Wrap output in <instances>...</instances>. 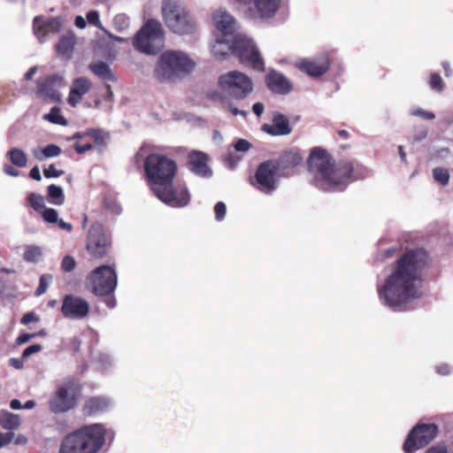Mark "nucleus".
I'll use <instances>...</instances> for the list:
<instances>
[{
    "label": "nucleus",
    "instance_id": "nucleus-1",
    "mask_svg": "<svg viewBox=\"0 0 453 453\" xmlns=\"http://www.w3.org/2000/svg\"><path fill=\"white\" fill-rule=\"evenodd\" d=\"M422 250H411L396 262L393 272L378 288V294L385 304L398 309L419 296V270L425 265Z\"/></svg>",
    "mask_w": 453,
    "mask_h": 453
},
{
    "label": "nucleus",
    "instance_id": "nucleus-2",
    "mask_svg": "<svg viewBox=\"0 0 453 453\" xmlns=\"http://www.w3.org/2000/svg\"><path fill=\"white\" fill-rule=\"evenodd\" d=\"M312 184L326 191L343 190L354 171L353 164L349 160L334 163L322 150H312L309 158Z\"/></svg>",
    "mask_w": 453,
    "mask_h": 453
},
{
    "label": "nucleus",
    "instance_id": "nucleus-3",
    "mask_svg": "<svg viewBox=\"0 0 453 453\" xmlns=\"http://www.w3.org/2000/svg\"><path fill=\"white\" fill-rule=\"evenodd\" d=\"M112 433L104 425L84 426L67 434L61 441L58 453H99Z\"/></svg>",
    "mask_w": 453,
    "mask_h": 453
},
{
    "label": "nucleus",
    "instance_id": "nucleus-4",
    "mask_svg": "<svg viewBox=\"0 0 453 453\" xmlns=\"http://www.w3.org/2000/svg\"><path fill=\"white\" fill-rule=\"evenodd\" d=\"M150 151L148 145H142L135 155L136 161L144 159L145 173L150 180V186L154 192L156 188L173 182L175 176L176 163L161 155L149 154Z\"/></svg>",
    "mask_w": 453,
    "mask_h": 453
},
{
    "label": "nucleus",
    "instance_id": "nucleus-5",
    "mask_svg": "<svg viewBox=\"0 0 453 453\" xmlns=\"http://www.w3.org/2000/svg\"><path fill=\"white\" fill-rule=\"evenodd\" d=\"M195 67V60L187 52L168 50L159 56L154 75L160 81H173L188 75Z\"/></svg>",
    "mask_w": 453,
    "mask_h": 453
},
{
    "label": "nucleus",
    "instance_id": "nucleus-6",
    "mask_svg": "<svg viewBox=\"0 0 453 453\" xmlns=\"http://www.w3.org/2000/svg\"><path fill=\"white\" fill-rule=\"evenodd\" d=\"M161 12L164 23L172 33L178 35L196 33V21L180 0H163Z\"/></svg>",
    "mask_w": 453,
    "mask_h": 453
},
{
    "label": "nucleus",
    "instance_id": "nucleus-7",
    "mask_svg": "<svg viewBox=\"0 0 453 453\" xmlns=\"http://www.w3.org/2000/svg\"><path fill=\"white\" fill-rule=\"evenodd\" d=\"M165 33L161 23L156 19H149L137 32L134 48L145 54L155 55L165 46Z\"/></svg>",
    "mask_w": 453,
    "mask_h": 453
},
{
    "label": "nucleus",
    "instance_id": "nucleus-8",
    "mask_svg": "<svg viewBox=\"0 0 453 453\" xmlns=\"http://www.w3.org/2000/svg\"><path fill=\"white\" fill-rule=\"evenodd\" d=\"M79 398V388L73 380H65L58 384L49 399L51 412L65 413L75 407Z\"/></svg>",
    "mask_w": 453,
    "mask_h": 453
},
{
    "label": "nucleus",
    "instance_id": "nucleus-9",
    "mask_svg": "<svg viewBox=\"0 0 453 453\" xmlns=\"http://www.w3.org/2000/svg\"><path fill=\"white\" fill-rule=\"evenodd\" d=\"M218 84L224 93L235 99H243L253 90L251 79L238 71H230L220 75Z\"/></svg>",
    "mask_w": 453,
    "mask_h": 453
},
{
    "label": "nucleus",
    "instance_id": "nucleus-10",
    "mask_svg": "<svg viewBox=\"0 0 453 453\" xmlns=\"http://www.w3.org/2000/svg\"><path fill=\"white\" fill-rule=\"evenodd\" d=\"M86 286L96 296L109 295L117 287V273L110 265H100L88 275Z\"/></svg>",
    "mask_w": 453,
    "mask_h": 453
},
{
    "label": "nucleus",
    "instance_id": "nucleus-11",
    "mask_svg": "<svg viewBox=\"0 0 453 453\" xmlns=\"http://www.w3.org/2000/svg\"><path fill=\"white\" fill-rule=\"evenodd\" d=\"M233 53L240 58L243 65L250 66L254 70L264 71V60L253 41L246 35H237L235 36L233 42Z\"/></svg>",
    "mask_w": 453,
    "mask_h": 453
},
{
    "label": "nucleus",
    "instance_id": "nucleus-12",
    "mask_svg": "<svg viewBox=\"0 0 453 453\" xmlns=\"http://www.w3.org/2000/svg\"><path fill=\"white\" fill-rule=\"evenodd\" d=\"M243 8V14L249 19H265L275 16L283 0H234Z\"/></svg>",
    "mask_w": 453,
    "mask_h": 453
},
{
    "label": "nucleus",
    "instance_id": "nucleus-13",
    "mask_svg": "<svg viewBox=\"0 0 453 453\" xmlns=\"http://www.w3.org/2000/svg\"><path fill=\"white\" fill-rule=\"evenodd\" d=\"M278 168V164L274 161L260 164L250 180V184L264 194L273 193L279 184Z\"/></svg>",
    "mask_w": 453,
    "mask_h": 453
},
{
    "label": "nucleus",
    "instance_id": "nucleus-14",
    "mask_svg": "<svg viewBox=\"0 0 453 453\" xmlns=\"http://www.w3.org/2000/svg\"><path fill=\"white\" fill-rule=\"evenodd\" d=\"M153 193L160 201L174 208L185 207L190 202V194L188 188L180 183L173 186L171 182L160 188H157Z\"/></svg>",
    "mask_w": 453,
    "mask_h": 453
},
{
    "label": "nucleus",
    "instance_id": "nucleus-15",
    "mask_svg": "<svg viewBox=\"0 0 453 453\" xmlns=\"http://www.w3.org/2000/svg\"><path fill=\"white\" fill-rule=\"evenodd\" d=\"M438 433V427L434 424L418 425L410 433L403 444L406 453H413L433 441Z\"/></svg>",
    "mask_w": 453,
    "mask_h": 453
},
{
    "label": "nucleus",
    "instance_id": "nucleus-16",
    "mask_svg": "<svg viewBox=\"0 0 453 453\" xmlns=\"http://www.w3.org/2000/svg\"><path fill=\"white\" fill-rule=\"evenodd\" d=\"M28 202L34 210L42 216L46 223L50 225H56L59 229L68 233L72 232V224L65 222L62 219H59L57 210L53 208H47L45 206L44 198L42 196L31 193L28 196Z\"/></svg>",
    "mask_w": 453,
    "mask_h": 453
},
{
    "label": "nucleus",
    "instance_id": "nucleus-17",
    "mask_svg": "<svg viewBox=\"0 0 453 453\" xmlns=\"http://www.w3.org/2000/svg\"><path fill=\"white\" fill-rule=\"evenodd\" d=\"M87 250L94 257H104L109 249V239L99 224L91 226L87 238Z\"/></svg>",
    "mask_w": 453,
    "mask_h": 453
},
{
    "label": "nucleus",
    "instance_id": "nucleus-18",
    "mask_svg": "<svg viewBox=\"0 0 453 453\" xmlns=\"http://www.w3.org/2000/svg\"><path fill=\"white\" fill-rule=\"evenodd\" d=\"M327 55L321 54L316 58H303L295 62V66L311 77H319L329 69Z\"/></svg>",
    "mask_w": 453,
    "mask_h": 453
},
{
    "label": "nucleus",
    "instance_id": "nucleus-19",
    "mask_svg": "<svg viewBox=\"0 0 453 453\" xmlns=\"http://www.w3.org/2000/svg\"><path fill=\"white\" fill-rule=\"evenodd\" d=\"M65 85L66 82L62 75L53 74L38 83L37 93L45 100L59 102L61 100L59 89Z\"/></svg>",
    "mask_w": 453,
    "mask_h": 453
},
{
    "label": "nucleus",
    "instance_id": "nucleus-20",
    "mask_svg": "<svg viewBox=\"0 0 453 453\" xmlns=\"http://www.w3.org/2000/svg\"><path fill=\"white\" fill-rule=\"evenodd\" d=\"M61 311L67 319H81L88 315L89 304L81 297L67 295L63 299Z\"/></svg>",
    "mask_w": 453,
    "mask_h": 453
},
{
    "label": "nucleus",
    "instance_id": "nucleus-21",
    "mask_svg": "<svg viewBox=\"0 0 453 453\" xmlns=\"http://www.w3.org/2000/svg\"><path fill=\"white\" fill-rule=\"evenodd\" d=\"M64 25V20L59 17L45 19L36 17L34 19V32L39 41L43 42L50 35L58 33Z\"/></svg>",
    "mask_w": 453,
    "mask_h": 453
},
{
    "label": "nucleus",
    "instance_id": "nucleus-22",
    "mask_svg": "<svg viewBox=\"0 0 453 453\" xmlns=\"http://www.w3.org/2000/svg\"><path fill=\"white\" fill-rule=\"evenodd\" d=\"M212 23L218 32L222 35H231L238 28L237 20L226 11L219 9L212 14Z\"/></svg>",
    "mask_w": 453,
    "mask_h": 453
},
{
    "label": "nucleus",
    "instance_id": "nucleus-23",
    "mask_svg": "<svg viewBox=\"0 0 453 453\" xmlns=\"http://www.w3.org/2000/svg\"><path fill=\"white\" fill-rule=\"evenodd\" d=\"M207 161L208 157L203 152L194 150L188 155L189 169L199 176L209 177L211 175Z\"/></svg>",
    "mask_w": 453,
    "mask_h": 453
},
{
    "label": "nucleus",
    "instance_id": "nucleus-24",
    "mask_svg": "<svg viewBox=\"0 0 453 453\" xmlns=\"http://www.w3.org/2000/svg\"><path fill=\"white\" fill-rule=\"evenodd\" d=\"M263 131L272 135H286L291 133L288 119L282 114H275L271 125L265 124Z\"/></svg>",
    "mask_w": 453,
    "mask_h": 453
},
{
    "label": "nucleus",
    "instance_id": "nucleus-25",
    "mask_svg": "<svg viewBox=\"0 0 453 453\" xmlns=\"http://www.w3.org/2000/svg\"><path fill=\"white\" fill-rule=\"evenodd\" d=\"M112 403L111 399L108 396H93L86 401L84 412L88 415H96L109 410Z\"/></svg>",
    "mask_w": 453,
    "mask_h": 453
},
{
    "label": "nucleus",
    "instance_id": "nucleus-26",
    "mask_svg": "<svg viewBox=\"0 0 453 453\" xmlns=\"http://www.w3.org/2000/svg\"><path fill=\"white\" fill-rule=\"evenodd\" d=\"M266 84L272 91L282 95L288 93L292 88L284 75L273 71L267 74Z\"/></svg>",
    "mask_w": 453,
    "mask_h": 453
},
{
    "label": "nucleus",
    "instance_id": "nucleus-27",
    "mask_svg": "<svg viewBox=\"0 0 453 453\" xmlns=\"http://www.w3.org/2000/svg\"><path fill=\"white\" fill-rule=\"evenodd\" d=\"M90 81L86 78H78L73 82L68 96V102L72 106L77 105L81 97L89 90Z\"/></svg>",
    "mask_w": 453,
    "mask_h": 453
},
{
    "label": "nucleus",
    "instance_id": "nucleus-28",
    "mask_svg": "<svg viewBox=\"0 0 453 453\" xmlns=\"http://www.w3.org/2000/svg\"><path fill=\"white\" fill-rule=\"evenodd\" d=\"M74 43L75 38L73 35L69 34L62 36L57 45L58 55L65 58H70L74 49Z\"/></svg>",
    "mask_w": 453,
    "mask_h": 453
},
{
    "label": "nucleus",
    "instance_id": "nucleus-29",
    "mask_svg": "<svg viewBox=\"0 0 453 453\" xmlns=\"http://www.w3.org/2000/svg\"><path fill=\"white\" fill-rule=\"evenodd\" d=\"M90 70L95 75L104 81H115L116 77L112 73L109 65L104 62L93 63L89 65Z\"/></svg>",
    "mask_w": 453,
    "mask_h": 453
},
{
    "label": "nucleus",
    "instance_id": "nucleus-30",
    "mask_svg": "<svg viewBox=\"0 0 453 453\" xmlns=\"http://www.w3.org/2000/svg\"><path fill=\"white\" fill-rule=\"evenodd\" d=\"M211 51L217 58H224L230 51L233 52V43L230 44L226 39L217 38L211 46Z\"/></svg>",
    "mask_w": 453,
    "mask_h": 453
},
{
    "label": "nucleus",
    "instance_id": "nucleus-31",
    "mask_svg": "<svg viewBox=\"0 0 453 453\" xmlns=\"http://www.w3.org/2000/svg\"><path fill=\"white\" fill-rule=\"evenodd\" d=\"M61 148L55 144H49L42 150L34 149L32 151L33 156L39 161L58 157L61 154Z\"/></svg>",
    "mask_w": 453,
    "mask_h": 453
},
{
    "label": "nucleus",
    "instance_id": "nucleus-32",
    "mask_svg": "<svg viewBox=\"0 0 453 453\" xmlns=\"http://www.w3.org/2000/svg\"><path fill=\"white\" fill-rule=\"evenodd\" d=\"M6 157L16 166L23 168L27 165V154L19 148H13L8 150Z\"/></svg>",
    "mask_w": 453,
    "mask_h": 453
},
{
    "label": "nucleus",
    "instance_id": "nucleus-33",
    "mask_svg": "<svg viewBox=\"0 0 453 453\" xmlns=\"http://www.w3.org/2000/svg\"><path fill=\"white\" fill-rule=\"evenodd\" d=\"M19 416L9 411L0 413V426L8 430H13L19 426Z\"/></svg>",
    "mask_w": 453,
    "mask_h": 453
},
{
    "label": "nucleus",
    "instance_id": "nucleus-34",
    "mask_svg": "<svg viewBox=\"0 0 453 453\" xmlns=\"http://www.w3.org/2000/svg\"><path fill=\"white\" fill-rule=\"evenodd\" d=\"M43 255V249L37 245H27L25 248L23 258L27 262L37 263Z\"/></svg>",
    "mask_w": 453,
    "mask_h": 453
},
{
    "label": "nucleus",
    "instance_id": "nucleus-35",
    "mask_svg": "<svg viewBox=\"0 0 453 453\" xmlns=\"http://www.w3.org/2000/svg\"><path fill=\"white\" fill-rule=\"evenodd\" d=\"M48 196L51 203L62 205L65 202V196L61 187L51 184L48 187Z\"/></svg>",
    "mask_w": 453,
    "mask_h": 453
},
{
    "label": "nucleus",
    "instance_id": "nucleus-36",
    "mask_svg": "<svg viewBox=\"0 0 453 453\" xmlns=\"http://www.w3.org/2000/svg\"><path fill=\"white\" fill-rule=\"evenodd\" d=\"M302 160L303 157L298 151H290L286 153L282 157L281 163L286 167H294L296 165H298L302 162Z\"/></svg>",
    "mask_w": 453,
    "mask_h": 453
},
{
    "label": "nucleus",
    "instance_id": "nucleus-37",
    "mask_svg": "<svg viewBox=\"0 0 453 453\" xmlns=\"http://www.w3.org/2000/svg\"><path fill=\"white\" fill-rule=\"evenodd\" d=\"M112 24L117 31L124 32L128 28L130 19L126 14L119 13L113 18Z\"/></svg>",
    "mask_w": 453,
    "mask_h": 453
},
{
    "label": "nucleus",
    "instance_id": "nucleus-38",
    "mask_svg": "<svg viewBox=\"0 0 453 453\" xmlns=\"http://www.w3.org/2000/svg\"><path fill=\"white\" fill-rule=\"evenodd\" d=\"M44 119L53 124L66 126L67 121L57 107H53L50 113L44 115Z\"/></svg>",
    "mask_w": 453,
    "mask_h": 453
},
{
    "label": "nucleus",
    "instance_id": "nucleus-39",
    "mask_svg": "<svg viewBox=\"0 0 453 453\" xmlns=\"http://www.w3.org/2000/svg\"><path fill=\"white\" fill-rule=\"evenodd\" d=\"M434 179L441 184L442 186H446L449 180V173L446 168L437 167L433 171Z\"/></svg>",
    "mask_w": 453,
    "mask_h": 453
},
{
    "label": "nucleus",
    "instance_id": "nucleus-40",
    "mask_svg": "<svg viewBox=\"0 0 453 453\" xmlns=\"http://www.w3.org/2000/svg\"><path fill=\"white\" fill-rule=\"evenodd\" d=\"M52 280V276L49 273L42 274L40 278V283L39 287L37 288L35 291L36 296H42L46 292L48 289V287L50 286V282Z\"/></svg>",
    "mask_w": 453,
    "mask_h": 453
},
{
    "label": "nucleus",
    "instance_id": "nucleus-41",
    "mask_svg": "<svg viewBox=\"0 0 453 453\" xmlns=\"http://www.w3.org/2000/svg\"><path fill=\"white\" fill-rule=\"evenodd\" d=\"M87 20L90 25H93L102 30L103 32H106V28L102 25L99 13L96 11H91L87 13Z\"/></svg>",
    "mask_w": 453,
    "mask_h": 453
},
{
    "label": "nucleus",
    "instance_id": "nucleus-42",
    "mask_svg": "<svg viewBox=\"0 0 453 453\" xmlns=\"http://www.w3.org/2000/svg\"><path fill=\"white\" fill-rule=\"evenodd\" d=\"M430 86L434 90L441 92L444 88V83L441 76L437 73H433L430 78Z\"/></svg>",
    "mask_w": 453,
    "mask_h": 453
},
{
    "label": "nucleus",
    "instance_id": "nucleus-43",
    "mask_svg": "<svg viewBox=\"0 0 453 453\" xmlns=\"http://www.w3.org/2000/svg\"><path fill=\"white\" fill-rule=\"evenodd\" d=\"M86 134L93 138L97 144H103L107 136L106 134L96 129L88 130Z\"/></svg>",
    "mask_w": 453,
    "mask_h": 453
},
{
    "label": "nucleus",
    "instance_id": "nucleus-44",
    "mask_svg": "<svg viewBox=\"0 0 453 453\" xmlns=\"http://www.w3.org/2000/svg\"><path fill=\"white\" fill-rule=\"evenodd\" d=\"M410 113L412 116L421 117L426 119H434L435 118L434 113L426 111L421 108H412L411 109Z\"/></svg>",
    "mask_w": 453,
    "mask_h": 453
},
{
    "label": "nucleus",
    "instance_id": "nucleus-45",
    "mask_svg": "<svg viewBox=\"0 0 453 453\" xmlns=\"http://www.w3.org/2000/svg\"><path fill=\"white\" fill-rule=\"evenodd\" d=\"M237 152L231 151L226 155V162L227 164V166L231 169L234 168L237 164L242 160V156H239L236 154Z\"/></svg>",
    "mask_w": 453,
    "mask_h": 453
},
{
    "label": "nucleus",
    "instance_id": "nucleus-46",
    "mask_svg": "<svg viewBox=\"0 0 453 453\" xmlns=\"http://www.w3.org/2000/svg\"><path fill=\"white\" fill-rule=\"evenodd\" d=\"M64 174V171L58 170L55 167L54 165H50L47 168L43 170V175L46 178H58Z\"/></svg>",
    "mask_w": 453,
    "mask_h": 453
},
{
    "label": "nucleus",
    "instance_id": "nucleus-47",
    "mask_svg": "<svg viewBox=\"0 0 453 453\" xmlns=\"http://www.w3.org/2000/svg\"><path fill=\"white\" fill-rule=\"evenodd\" d=\"M75 260L71 256H65L61 263V267L65 272H72L75 267Z\"/></svg>",
    "mask_w": 453,
    "mask_h": 453
},
{
    "label": "nucleus",
    "instance_id": "nucleus-48",
    "mask_svg": "<svg viewBox=\"0 0 453 453\" xmlns=\"http://www.w3.org/2000/svg\"><path fill=\"white\" fill-rule=\"evenodd\" d=\"M226 211V204L223 202H219L214 206V212L216 219L220 221L225 218Z\"/></svg>",
    "mask_w": 453,
    "mask_h": 453
},
{
    "label": "nucleus",
    "instance_id": "nucleus-49",
    "mask_svg": "<svg viewBox=\"0 0 453 453\" xmlns=\"http://www.w3.org/2000/svg\"><path fill=\"white\" fill-rule=\"evenodd\" d=\"M235 152H246L250 148V143L244 139L238 140L234 145Z\"/></svg>",
    "mask_w": 453,
    "mask_h": 453
},
{
    "label": "nucleus",
    "instance_id": "nucleus-50",
    "mask_svg": "<svg viewBox=\"0 0 453 453\" xmlns=\"http://www.w3.org/2000/svg\"><path fill=\"white\" fill-rule=\"evenodd\" d=\"M98 363L100 364V368L103 370H106L112 365L111 357L107 354H101L98 357Z\"/></svg>",
    "mask_w": 453,
    "mask_h": 453
},
{
    "label": "nucleus",
    "instance_id": "nucleus-51",
    "mask_svg": "<svg viewBox=\"0 0 453 453\" xmlns=\"http://www.w3.org/2000/svg\"><path fill=\"white\" fill-rule=\"evenodd\" d=\"M42 349V346L40 344H33L26 348L22 353V358L26 359L30 357L32 354L37 353Z\"/></svg>",
    "mask_w": 453,
    "mask_h": 453
},
{
    "label": "nucleus",
    "instance_id": "nucleus-52",
    "mask_svg": "<svg viewBox=\"0 0 453 453\" xmlns=\"http://www.w3.org/2000/svg\"><path fill=\"white\" fill-rule=\"evenodd\" d=\"M74 149L77 151V153L83 154L92 149V144L89 142H87L85 144H81L77 142L74 145Z\"/></svg>",
    "mask_w": 453,
    "mask_h": 453
},
{
    "label": "nucleus",
    "instance_id": "nucleus-53",
    "mask_svg": "<svg viewBox=\"0 0 453 453\" xmlns=\"http://www.w3.org/2000/svg\"><path fill=\"white\" fill-rule=\"evenodd\" d=\"M426 453H448V449L446 446L441 444H437L435 446H433L429 448Z\"/></svg>",
    "mask_w": 453,
    "mask_h": 453
},
{
    "label": "nucleus",
    "instance_id": "nucleus-54",
    "mask_svg": "<svg viewBox=\"0 0 453 453\" xmlns=\"http://www.w3.org/2000/svg\"><path fill=\"white\" fill-rule=\"evenodd\" d=\"M436 372L441 375H448L451 372V367L448 364H441L436 366Z\"/></svg>",
    "mask_w": 453,
    "mask_h": 453
},
{
    "label": "nucleus",
    "instance_id": "nucleus-55",
    "mask_svg": "<svg viewBox=\"0 0 453 453\" xmlns=\"http://www.w3.org/2000/svg\"><path fill=\"white\" fill-rule=\"evenodd\" d=\"M29 176H30L33 180H37V181H40V180H42V176H41V173H40L39 166H37V165L34 166V167L30 170Z\"/></svg>",
    "mask_w": 453,
    "mask_h": 453
},
{
    "label": "nucleus",
    "instance_id": "nucleus-56",
    "mask_svg": "<svg viewBox=\"0 0 453 453\" xmlns=\"http://www.w3.org/2000/svg\"><path fill=\"white\" fill-rule=\"evenodd\" d=\"M33 336L34 334H22L17 338L16 343L19 345L24 344L27 342Z\"/></svg>",
    "mask_w": 453,
    "mask_h": 453
},
{
    "label": "nucleus",
    "instance_id": "nucleus-57",
    "mask_svg": "<svg viewBox=\"0 0 453 453\" xmlns=\"http://www.w3.org/2000/svg\"><path fill=\"white\" fill-rule=\"evenodd\" d=\"M35 320H37V318L35 316L34 313L29 312L23 316V318L21 319V323L24 325H27V324L30 323L31 321H35Z\"/></svg>",
    "mask_w": 453,
    "mask_h": 453
},
{
    "label": "nucleus",
    "instance_id": "nucleus-58",
    "mask_svg": "<svg viewBox=\"0 0 453 453\" xmlns=\"http://www.w3.org/2000/svg\"><path fill=\"white\" fill-rule=\"evenodd\" d=\"M252 110H253V112L257 117H260L264 111V104L261 103H256L253 104Z\"/></svg>",
    "mask_w": 453,
    "mask_h": 453
},
{
    "label": "nucleus",
    "instance_id": "nucleus-59",
    "mask_svg": "<svg viewBox=\"0 0 453 453\" xmlns=\"http://www.w3.org/2000/svg\"><path fill=\"white\" fill-rule=\"evenodd\" d=\"M4 172L10 175V176H13V177H17L19 176V171L14 169L12 166L11 165H4Z\"/></svg>",
    "mask_w": 453,
    "mask_h": 453
},
{
    "label": "nucleus",
    "instance_id": "nucleus-60",
    "mask_svg": "<svg viewBox=\"0 0 453 453\" xmlns=\"http://www.w3.org/2000/svg\"><path fill=\"white\" fill-rule=\"evenodd\" d=\"M74 24L78 28H81V29L85 28L87 26V22H86L85 19L81 16H77L75 18Z\"/></svg>",
    "mask_w": 453,
    "mask_h": 453
},
{
    "label": "nucleus",
    "instance_id": "nucleus-61",
    "mask_svg": "<svg viewBox=\"0 0 453 453\" xmlns=\"http://www.w3.org/2000/svg\"><path fill=\"white\" fill-rule=\"evenodd\" d=\"M10 365L16 369H21L24 365V363L21 359L11 358Z\"/></svg>",
    "mask_w": 453,
    "mask_h": 453
},
{
    "label": "nucleus",
    "instance_id": "nucleus-62",
    "mask_svg": "<svg viewBox=\"0 0 453 453\" xmlns=\"http://www.w3.org/2000/svg\"><path fill=\"white\" fill-rule=\"evenodd\" d=\"M112 204L107 203V207L114 213L118 214L121 211V207L119 203L112 202Z\"/></svg>",
    "mask_w": 453,
    "mask_h": 453
},
{
    "label": "nucleus",
    "instance_id": "nucleus-63",
    "mask_svg": "<svg viewBox=\"0 0 453 453\" xmlns=\"http://www.w3.org/2000/svg\"><path fill=\"white\" fill-rule=\"evenodd\" d=\"M10 406L13 410H20L23 409V405L21 404L20 401L18 399H14L11 402Z\"/></svg>",
    "mask_w": 453,
    "mask_h": 453
},
{
    "label": "nucleus",
    "instance_id": "nucleus-64",
    "mask_svg": "<svg viewBox=\"0 0 453 453\" xmlns=\"http://www.w3.org/2000/svg\"><path fill=\"white\" fill-rule=\"evenodd\" d=\"M37 68L35 66L31 67L25 74L26 80H31L33 76L36 73Z\"/></svg>",
    "mask_w": 453,
    "mask_h": 453
}]
</instances>
